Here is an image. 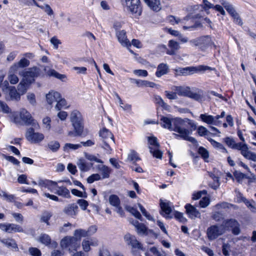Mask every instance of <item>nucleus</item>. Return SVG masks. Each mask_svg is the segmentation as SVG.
Segmentation results:
<instances>
[{
    "mask_svg": "<svg viewBox=\"0 0 256 256\" xmlns=\"http://www.w3.org/2000/svg\"><path fill=\"white\" fill-rule=\"evenodd\" d=\"M57 104L56 105L55 108L58 110H60L62 108L66 107V102L64 98H62L61 97L57 100Z\"/></svg>",
    "mask_w": 256,
    "mask_h": 256,
    "instance_id": "46",
    "label": "nucleus"
},
{
    "mask_svg": "<svg viewBox=\"0 0 256 256\" xmlns=\"http://www.w3.org/2000/svg\"><path fill=\"white\" fill-rule=\"evenodd\" d=\"M50 237L46 234H42L40 238V241L45 245L49 244L50 243Z\"/></svg>",
    "mask_w": 256,
    "mask_h": 256,
    "instance_id": "56",
    "label": "nucleus"
},
{
    "mask_svg": "<svg viewBox=\"0 0 256 256\" xmlns=\"http://www.w3.org/2000/svg\"><path fill=\"white\" fill-rule=\"evenodd\" d=\"M215 70V68L204 65H200L198 66H188L183 68H178L174 70L176 76H188L198 72Z\"/></svg>",
    "mask_w": 256,
    "mask_h": 256,
    "instance_id": "4",
    "label": "nucleus"
},
{
    "mask_svg": "<svg viewBox=\"0 0 256 256\" xmlns=\"http://www.w3.org/2000/svg\"><path fill=\"white\" fill-rule=\"evenodd\" d=\"M52 184V180H40L38 182V184L42 188H47L50 184Z\"/></svg>",
    "mask_w": 256,
    "mask_h": 256,
    "instance_id": "64",
    "label": "nucleus"
},
{
    "mask_svg": "<svg viewBox=\"0 0 256 256\" xmlns=\"http://www.w3.org/2000/svg\"><path fill=\"white\" fill-rule=\"evenodd\" d=\"M174 216L175 218L180 222L184 223L186 222V218L184 216V214L182 213L176 212L174 214Z\"/></svg>",
    "mask_w": 256,
    "mask_h": 256,
    "instance_id": "55",
    "label": "nucleus"
},
{
    "mask_svg": "<svg viewBox=\"0 0 256 256\" xmlns=\"http://www.w3.org/2000/svg\"><path fill=\"white\" fill-rule=\"evenodd\" d=\"M160 206L162 211L161 214L166 218H171L172 216H170V214L172 210V204L166 200H161Z\"/></svg>",
    "mask_w": 256,
    "mask_h": 256,
    "instance_id": "15",
    "label": "nucleus"
},
{
    "mask_svg": "<svg viewBox=\"0 0 256 256\" xmlns=\"http://www.w3.org/2000/svg\"><path fill=\"white\" fill-rule=\"evenodd\" d=\"M148 6L154 12H158L162 8L160 0H144Z\"/></svg>",
    "mask_w": 256,
    "mask_h": 256,
    "instance_id": "22",
    "label": "nucleus"
},
{
    "mask_svg": "<svg viewBox=\"0 0 256 256\" xmlns=\"http://www.w3.org/2000/svg\"><path fill=\"white\" fill-rule=\"evenodd\" d=\"M116 36L118 42L123 46L128 47L131 46L129 40L127 38L126 32L124 30H121L116 32Z\"/></svg>",
    "mask_w": 256,
    "mask_h": 256,
    "instance_id": "16",
    "label": "nucleus"
},
{
    "mask_svg": "<svg viewBox=\"0 0 256 256\" xmlns=\"http://www.w3.org/2000/svg\"><path fill=\"white\" fill-rule=\"evenodd\" d=\"M0 242L4 244L8 248L12 249H18V245L14 240L12 239H2Z\"/></svg>",
    "mask_w": 256,
    "mask_h": 256,
    "instance_id": "39",
    "label": "nucleus"
},
{
    "mask_svg": "<svg viewBox=\"0 0 256 256\" xmlns=\"http://www.w3.org/2000/svg\"><path fill=\"white\" fill-rule=\"evenodd\" d=\"M212 218L216 222H220L224 220V218L222 214L218 212H216L212 214Z\"/></svg>",
    "mask_w": 256,
    "mask_h": 256,
    "instance_id": "61",
    "label": "nucleus"
},
{
    "mask_svg": "<svg viewBox=\"0 0 256 256\" xmlns=\"http://www.w3.org/2000/svg\"><path fill=\"white\" fill-rule=\"evenodd\" d=\"M232 204L227 202H222L216 204L214 206V208L216 210H220L221 209L228 208L231 206Z\"/></svg>",
    "mask_w": 256,
    "mask_h": 256,
    "instance_id": "54",
    "label": "nucleus"
},
{
    "mask_svg": "<svg viewBox=\"0 0 256 256\" xmlns=\"http://www.w3.org/2000/svg\"><path fill=\"white\" fill-rule=\"evenodd\" d=\"M20 115L22 120L24 124L26 126H32L34 127L36 130H39L40 128V126L38 122L32 117L30 114L24 108L20 110Z\"/></svg>",
    "mask_w": 256,
    "mask_h": 256,
    "instance_id": "9",
    "label": "nucleus"
},
{
    "mask_svg": "<svg viewBox=\"0 0 256 256\" xmlns=\"http://www.w3.org/2000/svg\"><path fill=\"white\" fill-rule=\"evenodd\" d=\"M16 70L17 66L16 64H14L10 67L8 72V78L10 82L12 84H17L19 80L18 76L16 74Z\"/></svg>",
    "mask_w": 256,
    "mask_h": 256,
    "instance_id": "18",
    "label": "nucleus"
},
{
    "mask_svg": "<svg viewBox=\"0 0 256 256\" xmlns=\"http://www.w3.org/2000/svg\"><path fill=\"white\" fill-rule=\"evenodd\" d=\"M207 139L211 142V144L214 148H216L221 150L222 152L226 153L228 152L226 148L224 147V146L222 144L216 142V140H212L211 138H207Z\"/></svg>",
    "mask_w": 256,
    "mask_h": 256,
    "instance_id": "41",
    "label": "nucleus"
},
{
    "mask_svg": "<svg viewBox=\"0 0 256 256\" xmlns=\"http://www.w3.org/2000/svg\"><path fill=\"white\" fill-rule=\"evenodd\" d=\"M182 120L184 121V124L183 126H182V128H184L188 131V139H184V140L190 142L192 143L196 142V140L194 138L189 136V135L190 134L191 132L187 128H186V123H188L192 128H193V127L195 128L196 126V124L192 120H190V119L185 118V119H182Z\"/></svg>",
    "mask_w": 256,
    "mask_h": 256,
    "instance_id": "27",
    "label": "nucleus"
},
{
    "mask_svg": "<svg viewBox=\"0 0 256 256\" xmlns=\"http://www.w3.org/2000/svg\"><path fill=\"white\" fill-rule=\"evenodd\" d=\"M224 225H212L207 230V236L210 240H213L224 232Z\"/></svg>",
    "mask_w": 256,
    "mask_h": 256,
    "instance_id": "12",
    "label": "nucleus"
},
{
    "mask_svg": "<svg viewBox=\"0 0 256 256\" xmlns=\"http://www.w3.org/2000/svg\"><path fill=\"white\" fill-rule=\"evenodd\" d=\"M78 166L79 169L82 172H87L88 171L90 167L92 166V164L90 165L88 164L84 160L80 159L77 162Z\"/></svg>",
    "mask_w": 256,
    "mask_h": 256,
    "instance_id": "34",
    "label": "nucleus"
},
{
    "mask_svg": "<svg viewBox=\"0 0 256 256\" xmlns=\"http://www.w3.org/2000/svg\"><path fill=\"white\" fill-rule=\"evenodd\" d=\"M188 97L194 99V100L198 101L201 100L202 98V96H201L200 94L196 92H192L190 90L189 92Z\"/></svg>",
    "mask_w": 256,
    "mask_h": 256,
    "instance_id": "60",
    "label": "nucleus"
},
{
    "mask_svg": "<svg viewBox=\"0 0 256 256\" xmlns=\"http://www.w3.org/2000/svg\"><path fill=\"white\" fill-rule=\"evenodd\" d=\"M148 140L150 153L154 158L162 159L163 152L160 149V145L157 138L154 136H148Z\"/></svg>",
    "mask_w": 256,
    "mask_h": 256,
    "instance_id": "7",
    "label": "nucleus"
},
{
    "mask_svg": "<svg viewBox=\"0 0 256 256\" xmlns=\"http://www.w3.org/2000/svg\"><path fill=\"white\" fill-rule=\"evenodd\" d=\"M52 216V214L50 212L48 211L44 212L41 216L40 221L42 222L46 223L48 224V220Z\"/></svg>",
    "mask_w": 256,
    "mask_h": 256,
    "instance_id": "47",
    "label": "nucleus"
},
{
    "mask_svg": "<svg viewBox=\"0 0 256 256\" xmlns=\"http://www.w3.org/2000/svg\"><path fill=\"white\" fill-rule=\"evenodd\" d=\"M74 236H66L60 241V245L62 249H68L70 253L76 251L80 246V240L85 236L86 232L83 230H76Z\"/></svg>",
    "mask_w": 256,
    "mask_h": 256,
    "instance_id": "2",
    "label": "nucleus"
},
{
    "mask_svg": "<svg viewBox=\"0 0 256 256\" xmlns=\"http://www.w3.org/2000/svg\"><path fill=\"white\" fill-rule=\"evenodd\" d=\"M224 142L230 148L232 149H235L240 150L244 143L238 142L236 143L232 138L229 137L226 138L224 139Z\"/></svg>",
    "mask_w": 256,
    "mask_h": 256,
    "instance_id": "26",
    "label": "nucleus"
},
{
    "mask_svg": "<svg viewBox=\"0 0 256 256\" xmlns=\"http://www.w3.org/2000/svg\"><path fill=\"white\" fill-rule=\"evenodd\" d=\"M0 111L6 114H8L10 112V109L6 104L0 100Z\"/></svg>",
    "mask_w": 256,
    "mask_h": 256,
    "instance_id": "57",
    "label": "nucleus"
},
{
    "mask_svg": "<svg viewBox=\"0 0 256 256\" xmlns=\"http://www.w3.org/2000/svg\"><path fill=\"white\" fill-rule=\"evenodd\" d=\"M198 152L204 160L208 158L209 157L208 152L202 146L198 148Z\"/></svg>",
    "mask_w": 256,
    "mask_h": 256,
    "instance_id": "52",
    "label": "nucleus"
},
{
    "mask_svg": "<svg viewBox=\"0 0 256 256\" xmlns=\"http://www.w3.org/2000/svg\"><path fill=\"white\" fill-rule=\"evenodd\" d=\"M109 202L110 204L116 207L120 206V200L118 196L116 195H112L109 198Z\"/></svg>",
    "mask_w": 256,
    "mask_h": 256,
    "instance_id": "48",
    "label": "nucleus"
},
{
    "mask_svg": "<svg viewBox=\"0 0 256 256\" xmlns=\"http://www.w3.org/2000/svg\"><path fill=\"white\" fill-rule=\"evenodd\" d=\"M197 132L198 134L201 136H206L210 133L208 130L204 126H198L197 130Z\"/></svg>",
    "mask_w": 256,
    "mask_h": 256,
    "instance_id": "58",
    "label": "nucleus"
},
{
    "mask_svg": "<svg viewBox=\"0 0 256 256\" xmlns=\"http://www.w3.org/2000/svg\"><path fill=\"white\" fill-rule=\"evenodd\" d=\"M209 176L212 179L213 182L210 184V186L214 190L217 189L220 186L218 177L212 172H208Z\"/></svg>",
    "mask_w": 256,
    "mask_h": 256,
    "instance_id": "38",
    "label": "nucleus"
},
{
    "mask_svg": "<svg viewBox=\"0 0 256 256\" xmlns=\"http://www.w3.org/2000/svg\"><path fill=\"white\" fill-rule=\"evenodd\" d=\"M9 91V95L12 100L18 101L20 98L19 92H18L14 86H10Z\"/></svg>",
    "mask_w": 256,
    "mask_h": 256,
    "instance_id": "36",
    "label": "nucleus"
},
{
    "mask_svg": "<svg viewBox=\"0 0 256 256\" xmlns=\"http://www.w3.org/2000/svg\"><path fill=\"white\" fill-rule=\"evenodd\" d=\"M139 160H140V158L138 157L137 152L134 150H131L128 154L127 160L135 162Z\"/></svg>",
    "mask_w": 256,
    "mask_h": 256,
    "instance_id": "42",
    "label": "nucleus"
},
{
    "mask_svg": "<svg viewBox=\"0 0 256 256\" xmlns=\"http://www.w3.org/2000/svg\"><path fill=\"white\" fill-rule=\"evenodd\" d=\"M30 84L22 80L20 82L18 86V90L20 94H25Z\"/></svg>",
    "mask_w": 256,
    "mask_h": 256,
    "instance_id": "37",
    "label": "nucleus"
},
{
    "mask_svg": "<svg viewBox=\"0 0 256 256\" xmlns=\"http://www.w3.org/2000/svg\"><path fill=\"white\" fill-rule=\"evenodd\" d=\"M82 146L81 144H72L70 143H66L64 144L63 148L65 152H68L70 150H76Z\"/></svg>",
    "mask_w": 256,
    "mask_h": 256,
    "instance_id": "44",
    "label": "nucleus"
},
{
    "mask_svg": "<svg viewBox=\"0 0 256 256\" xmlns=\"http://www.w3.org/2000/svg\"><path fill=\"white\" fill-rule=\"evenodd\" d=\"M206 194L207 192L206 190L198 191V192H194L192 194V199L193 200H198L202 197V194Z\"/></svg>",
    "mask_w": 256,
    "mask_h": 256,
    "instance_id": "63",
    "label": "nucleus"
},
{
    "mask_svg": "<svg viewBox=\"0 0 256 256\" xmlns=\"http://www.w3.org/2000/svg\"><path fill=\"white\" fill-rule=\"evenodd\" d=\"M47 146L52 152H56L60 148V144L58 141L52 140L48 144Z\"/></svg>",
    "mask_w": 256,
    "mask_h": 256,
    "instance_id": "40",
    "label": "nucleus"
},
{
    "mask_svg": "<svg viewBox=\"0 0 256 256\" xmlns=\"http://www.w3.org/2000/svg\"><path fill=\"white\" fill-rule=\"evenodd\" d=\"M98 171L100 172L102 175V178L105 179L110 177L112 172L110 168L104 164H98L96 166Z\"/></svg>",
    "mask_w": 256,
    "mask_h": 256,
    "instance_id": "20",
    "label": "nucleus"
},
{
    "mask_svg": "<svg viewBox=\"0 0 256 256\" xmlns=\"http://www.w3.org/2000/svg\"><path fill=\"white\" fill-rule=\"evenodd\" d=\"M198 40H200V46L202 48V50H204V49L210 44V38L208 36H203L198 38Z\"/></svg>",
    "mask_w": 256,
    "mask_h": 256,
    "instance_id": "35",
    "label": "nucleus"
},
{
    "mask_svg": "<svg viewBox=\"0 0 256 256\" xmlns=\"http://www.w3.org/2000/svg\"><path fill=\"white\" fill-rule=\"evenodd\" d=\"M160 120L162 128L178 133V134H173L175 138L188 139V131L182 128L184 124V121L182 118L162 116Z\"/></svg>",
    "mask_w": 256,
    "mask_h": 256,
    "instance_id": "1",
    "label": "nucleus"
},
{
    "mask_svg": "<svg viewBox=\"0 0 256 256\" xmlns=\"http://www.w3.org/2000/svg\"><path fill=\"white\" fill-rule=\"evenodd\" d=\"M0 228L10 233L20 232L22 230L19 225H0Z\"/></svg>",
    "mask_w": 256,
    "mask_h": 256,
    "instance_id": "25",
    "label": "nucleus"
},
{
    "mask_svg": "<svg viewBox=\"0 0 256 256\" xmlns=\"http://www.w3.org/2000/svg\"><path fill=\"white\" fill-rule=\"evenodd\" d=\"M184 208H186V214L192 219H194L196 218L200 217V212L194 206L190 204H186Z\"/></svg>",
    "mask_w": 256,
    "mask_h": 256,
    "instance_id": "17",
    "label": "nucleus"
},
{
    "mask_svg": "<svg viewBox=\"0 0 256 256\" xmlns=\"http://www.w3.org/2000/svg\"><path fill=\"white\" fill-rule=\"evenodd\" d=\"M168 46L170 50H168L166 54L170 55L175 54L176 52L180 48L179 44L174 40H170L168 42Z\"/></svg>",
    "mask_w": 256,
    "mask_h": 256,
    "instance_id": "29",
    "label": "nucleus"
},
{
    "mask_svg": "<svg viewBox=\"0 0 256 256\" xmlns=\"http://www.w3.org/2000/svg\"><path fill=\"white\" fill-rule=\"evenodd\" d=\"M70 118L76 135L80 136L84 130L83 118L81 114L78 111L74 110L72 112Z\"/></svg>",
    "mask_w": 256,
    "mask_h": 256,
    "instance_id": "6",
    "label": "nucleus"
},
{
    "mask_svg": "<svg viewBox=\"0 0 256 256\" xmlns=\"http://www.w3.org/2000/svg\"><path fill=\"white\" fill-rule=\"evenodd\" d=\"M135 230L140 236H148L151 238H157L158 234L152 230L148 229L146 225H134Z\"/></svg>",
    "mask_w": 256,
    "mask_h": 256,
    "instance_id": "13",
    "label": "nucleus"
},
{
    "mask_svg": "<svg viewBox=\"0 0 256 256\" xmlns=\"http://www.w3.org/2000/svg\"><path fill=\"white\" fill-rule=\"evenodd\" d=\"M126 210L130 212L132 215H134L136 218L140 220L142 216L140 212L136 208L130 206H126Z\"/></svg>",
    "mask_w": 256,
    "mask_h": 256,
    "instance_id": "43",
    "label": "nucleus"
},
{
    "mask_svg": "<svg viewBox=\"0 0 256 256\" xmlns=\"http://www.w3.org/2000/svg\"><path fill=\"white\" fill-rule=\"evenodd\" d=\"M168 71L169 66L166 64H160L157 66L156 76L158 78H160L162 76L167 74Z\"/></svg>",
    "mask_w": 256,
    "mask_h": 256,
    "instance_id": "24",
    "label": "nucleus"
},
{
    "mask_svg": "<svg viewBox=\"0 0 256 256\" xmlns=\"http://www.w3.org/2000/svg\"><path fill=\"white\" fill-rule=\"evenodd\" d=\"M78 208V206L76 204H71L64 208V212L67 215L74 216L77 214Z\"/></svg>",
    "mask_w": 256,
    "mask_h": 256,
    "instance_id": "23",
    "label": "nucleus"
},
{
    "mask_svg": "<svg viewBox=\"0 0 256 256\" xmlns=\"http://www.w3.org/2000/svg\"><path fill=\"white\" fill-rule=\"evenodd\" d=\"M40 70L36 67L28 68L26 71L22 70L19 72V74L23 76L22 80L30 84L34 82V78L38 76Z\"/></svg>",
    "mask_w": 256,
    "mask_h": 256,
    "instance_id": "8",
    "label": "nucleus"
},
{
    "mask_svg": "<svg viewBox=\"0 0 256 256\" xmlns=\"http://www.w3.org/2000/svg\"><path fill=\"white\" fill-rule=\"evenodd\" d=\"M42 125L46 130L49 131L51 128V119L46 116L42 119Z\"/></svg>",
    "mask_w": 256,
    "mask_h": 256,
    "instance_id": "49",
    "label": "nucleus"
},
{
    "mask_svg": "<svg viewBox=\"0 0 256 256\" xmlns=\"http://www.w3.org/2000/svg\"><path fill=\"white\" fill-rule=\"evenodd\" d=\"M86 158L91 162H95L98 163L102 164L103 162L100 158H98L96 156L89 154H85Z\"/></svg>",
    "mask_w": 256,
    "mask_h": 256,
    "instance_id": "50",
    "label": "nucleus"
},
{
    "mask_svg": "<svg viewBox=\"0 0 256 256\" xmlns=\"http://www.w3.org/2000/svg\"><path fill=\"white\" fill-rule=\"evenodd\" d=\"M102 178L101 176L98 174H94L90 176L87 178L88 183L92 184L96 180H100Z\"/></svg>",
    "mask_w": 256,
    "mask_h": 256,
    "instance_id": "51",
    "label": "nucleus"
},
{
    "mask_svg": "<svg viewBox=\"0 0 256 256\" xmlns=\"http://www.w3.org/2000/svg\"><path fill=\"white\" fill-rule=\"evenodd\" d=\"M172 90L176 92V94L180 96H187L190 91L189 87H184L181 86H174Z\"/></svg>",
    "mask_w": 256,
    "mask_h": 256,
    "instance_id": "28",
    "label": "nucleus"
},
{
    "mask_svg": "<svg viewBox=\"0 0 256 256\" xmlns=\"http://www.w3.org/2000/svg\"><path fill=\"white\" fill-rule=\"evenodd\" d=\"M99 136L103 142L102 148L108 154H111V146L114 144L115 142L113 134L106 128H104L99 132Z\"/></svg>",
    "mask_w": 256,
    "mask_h": 256,
    "instance_id": "5",
    "label": "nucleus"
},
{
    "mask_svg": "<svg viewBox=\"0 0 256 256\" xmlns=\"http://www.w3.org/2000/svg\"><path fill=\"white\" fill-rule=\"evenodd\" d=\"M168 20L172 24H177L182 22L184 24V26H183V28L184 30H194L202 26L200 22L195 20L194 18H190V16H186L184 19L180 20L179 18H176L173 16H168Z\"/></svg>",
    "mask_w": 256,
    "mask_h": 256,
    "instance_id": "3",
    "label": "nucleus"
},
{
    "mask_svg": "<svg viewBox=\"0 0 256 256\" xmlns=\"http://www.w3.org/2000/svg\"><path fill=\"white\" fill-rule=\"evenodd\" d=\"M38 7L42 10H44V12L49 16H52L54 14V12L52 10L50 6L48 4H45L44 6L40 5V6Z\"/></svg>",
    "mask_w": 256,
    "mask_h": 256,
    "instance_id": "62",
    "label": "nucleus"
},
{
    "mask_svg": "<svg viewBox=\"0 0 256 256\" xmlns=\"http://www.w3.org/2000/svg\"><path fill=\"white\" fill-rule=\"evenodd\" d=\"M56 194L65 198H70V194L69 190L65 186H58L56 191L54 192Z\"/></svg>",
    "mask_w": 256,
    "mask_h": 256,
    "instance_id": "30",
    "label": "nucleus"
},
{
    "mask_svg": "<svg viewBox=\"0 0 256 256\" xmlns=\"http://www.w3.org/2000/svg\"><path fill=\"white\" fill-rule=\"evenodd\" d=\"M234 176L238 182H240L244 178H249L246 174L240 172H236L234 173Z\"/></svg>",
    "mask_w": 256,
    "mask_h": 256,
    "instance_id": "59",
    "label": "nucleus"
},
{
    "mask_svg": "<svg viewBox=\"0 0 256 256\" xmlns=\"http://www.w3.org/2000/svg\"><path fill=\"white\" fill-rule=\"evenodd\" d=\"M210 204V198L208 196H204L199 202V205L201 208H206Z\"/></svg>",
    "mask_w": 256,
    "mask_h": 256,
    "instance_id": "53",
    "label": "nucleus"
},
{
    "mask_svg": "<svg viewBox=\"0 0 256 256\" xmlns=\"http://www.w3.org/2000/svg\"><path fill=\"white\" fill-rule=\"evenodd\" d=\"M124 240L126 244L132 248L144 250L142 244L136 240L134 236L127 234L124 236Z\"/></svg>",
    "mask_w": 256,
    "mask_h": 256,
    "instance_id": "14",
    "label": "nucleus"
},
{
    "mask_svg": "<svg viewBox=\"0 0 256 256\" xmlns=\"http://www.w3.org/2000/svg\"><path fill=\"white\" fill-rule=\"evenodd\" d=\"M239 202H244L246 206L254 212H256V204L253 200L248 201L247 200H238Z\"/></svg>",
    "mask_w": 256,
    "mask_h": 256,
    "instance_id": "45",
    "label": "nucleus"
},
{
    "mask_svg": "<svg viewBox=\"0 0 256 256\" xmlns=\"http://www.w3.org/2000/svg\"><path fill=\"white\" fill-rule=\"evenodd\" d=\"M125 6L132 14L140 16L142 14V8L140 0H124Z\"/></svg>",
    "mask_w": 256,
    "mask_h": 256,
    "instance_id": "11",
    "label": "nucleus"
},
{
    "mask_svg": "<svg viewBox=\"0 0 256 256\" xmlns=\"http://www.w3.org/2000/svg\"><path fill=\"white\" fill-rule=\"evenodd\" d=\"M240 154L246 159L250 160L254 152L250 151L248 145L244 143L240 150Z\"/></svg>",
    "mask_w": 256,
    "mask_h": 256,
    "instance_id": "32",
    "label": "nucleus"
},
{
    "mask_svg": "<svg viewBox=\"0 0 256 256\" xmlns=\"http://www.w3.org/2000/svg\"><path fill=\"white\" fill-rule=\"evenodd\" d=\"M46 74L50 76H54L62 81H64L66 78L65 74H60L53 69H50L46 72Z\"/></svg>",
    "mask_w": 256,
    "mask_h": 256,
    "instance_id": "33",
    "label": "nucleus"
},
{
    "mask_svg": "<svg viewBox=\"0 0 256 256\" xmlns=\"http://www.w3.org/2000/svg\"><path fill=\"white\" fill-rule=\"evenodd\" d=\"M201 120L208 124H212L215 125L216 124V122L214 121V116L212 115H208L207 114H201L200 116Z\"/></svg>",
    "mask_w": 256,
    "mask_h": 256,
    "instance_id": "31",
    "label": "nucleus"
},
{
    "mask_svg": "<svg viewBox=\"0 0 256 256\" xmlns=\"http://www.w3.org/2000/svg\"><path fill=\"white\" fill-rule=\"evenodd\" d=\"M226 10L234 18V22L235 23L240 26L242 24V20L240 18L238 14L236 12L232 5L230 4L228 6H226Z\"/></svg>",
    "mask_w": 256,
    "mask_h": 256,
    "instance_id": "19",
    "label": "nucleus"
},
{
    "mask_svg": "<svg viewBox=\"0 0 256 256\" xmlns=\"http://www.w3.org/2000/svg\"><path fill=\"white\" fill-rule=\"evenodd\" d=\"M60 98V94L54 90L50 91L46 95V100L49 104H52L54 102H56Z\"/></svg>",
    "mask_w": 256,
    "mask_h": 256,
    "instance_id": "21",
    "label": "nucleus"
},
{
    "mask_svg": "<svg viewBox=\"0 0 256 256\" xmlns=\"http://www.w3.org/2000/svg\"><path fill=\"white\" fill-rule=\"evenodd\" d=\"M35 129L33 126L28 128L25 136L26 140L31 143L37 144L42 141L44 136L42 133L34 132Z\"/></svg>",
    "mask_w": 256,
    "mask_h": 256,
    "instance_id": "10",
    "label": "nucleus"
}]
</instances>
